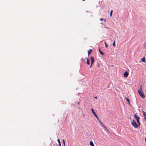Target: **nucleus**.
Wrapping results in <instances>:
<instances>
[{"label": "nucleus", "mask_w": 146, "mask_h": 146, "mask_svg": "<svg viewBox=\"0 0 146 146\" xmlns=\"http://www.w3.org/2000/svg\"><path fill=\"white\" fill-rule=\"evenodd\" d=\"M138 93L142 98H144L145 97V96L144 95L143 91L142 90V86H140V89L138 90Z\"/></svg>", "instance_id": "obj_1"}, {"label": "nucleus", "mask_w": 146, "mask_h": 146, "mask_svg": "<svg viewBox=\"0 0 146 146\" xmlns=\"http://www.w3.org/2000/svg\"><path fill=\"white\" fill-rule=\"evenodd\" d=\"M131 124L135 128H137L138 127V126L135 121L133 120L131 122Z\"/></svg>", "instance_id": "obj_2"}, {"label": "nucleus", "mask_w": 146, "mask_h": 146, "mask_svg": "<svg viewBox=\"0 0 146 146\" xmlns=\"http://www.w3.org/2000/svg\"><path fill=\"white\" fill-rule=\"evenodd\" d=\"M129 75V74L128 73L127 71L125 72L123 74V76L124 77L126 78Z\"/></svg>", "instance_id": "obj_3"}, {"label": "nucleus", "mask_w": 146, "mask_h": 146, "mask_svg": "<svg viewBox=\"0 0 146 146\" xmlns=\"http://www.w3.org/2000/svg\"><path fill=\"white\" fill-rule=\"evenodd\" d=\"M134 117L137 120H138V119H139L140 117L139 116H138L137 115V113H135L134 115Z\"/></svg>", "instance_id": "obj_4"}, {"label": "nucleus", "mask_w": 146, "mask_h": 146, "mask_svg": "<svg viewBox=\"0 0 146 146\" xmlns=\"http://www.w3.org/2000/svg\"><path fill=\"white\" fill-rule=\"evenodd\" d=\"M142 112L143 113V115L144 116V119L146 121V112L143 111Z\"/></svg>", "instance_id": "obj_5"}, {"label": "nucleus", "mask_w": 146, "mask_h": 146, "mask_svg": "<svg viewBox=\"0 0 146 146\" xmlns=\"http://www.w3.org/2000/svg\"><path fill=\"white\" fill-rule=\"evenodd\" d=\"M90 59H91V64H93L94 62V59L93 57H91L90 58Z\"/></svg>", "instance_id": "obj_6"}, {"label": "nucleus", "mask_w": 146, "mask_h": 146, "mask_svg": "<svg viewBox=\"0 0 146 146\" xmlns=\"http://www.w3.org/2000/svg\"><path fill=\"white\" fill-rule=\"evenodd\" d=\"M92 52V50L91 49H90L88 51V54L89 56L90 54Z\"/></svg>", "instance_id": "obj_7"}, {"label": "nucleus", "mask_w": 146, "mask_h": 146, "mask_svg": "<svg viewBox=\"0 0 146 146\" xmlns=\"http://www.w3.org/2000/svg\"><path fill=\"white\" fill-rule=\"evenodd\" d=\"M141 61L145 63L146 62L145 58V57H143Z\"/></svg>", "instance_id": "obj_8"}, {"label": "nucleus", "mask_w": 146, "mask_h": 146, "mask_svg": "<svg viewBox=\"0 0 146 146\" xmlns=\"http://www.w3.org/2000/svg\"><path fill=\"white\" fill-rule=\"evenodd\" d=\"M101 125L104 128L106 129L107 130H108V129L107 128V127H106L104 125V124L103 123H102V125Z\"/></svg>", "instance_id": "obj_9"}, {"label": "nucleus", "mask_w": 146, "mask_h": 146, "mask_svg": "<svg viewBox=\"0 0 146 146\" xmlns=\"http://www.w3.org/2000/svg\"><path fill=\"white\" fill-rule=\"evenodd\" d=\"M91 111L93 113L94 115L95 116L97 114H96V113H95V111H94V110H93V108H92L91 109Z\"/></svg>", "instance_id": "obj_10"}, {"label": "nucleus", "mask_w": 146, "mask_h": 146, "mask_svg": "<svg viewBox=\"0 0 146 146\" xmlns=\"http://www.w3.org/2000/svg\"><path fill=\"white\" fill-rule=\"evenodd\" d=\"M125 98L126 99L128 103V104H130V101H129V99L127 98V97H125Z\"/></svg>", "instance_id": "obj_11"}, {"label": "nucleus", "mask_w": 146, "mask_h": 146, "mask_svg": "<svg viewBox=\"0 0 146 146\" xmlns=\"http://www.w3.org/2000/svg\"><path fill=\"white\" fill-rule=\"evenodd\" d=\"M90 145L91 146H95L94 144V143L92 141H91L90 142Z\"/></svg>", "instance_id": "obj_12"}, {"label": "nucleus", "mask_w": 146, "mask_h": 146, "mask_svg": "<svg viewBox=\"0 0 146 146\" xmlns=\"http://www.w3.org/2000/svg\"><path fill=\"white\" fill-rule=\"evenodd\" d=\"M87 63L88 65L90 64L89 60L88 59H87Z\"/></svg>", "instance_id": "obj_13"}, {"label": "nucleus", "mask_w": 146, "mask_h": 146, "mask_svg": "<svg viewBox=\"0 0 146 146\" xmlns=\"http://www.w3.org/2000/svg\"><path fill=\"white\" fill-rule=\"evenodd\" d=\"M143 47L144 48H146V42L144 43Z\"/></svg>", "instance_id": "obj_14"}, {"label": "nucleus", "mask_w": 146, "mask_h": 146, "mask_svg": "<svg viewBox=\"0 0 146 146\" xmlns=\"http://www.w3.org/2000/svg\"><path fill=\"white\" fill-rule=\"evenodd\" d=\"M100 53L101 55H104V53L103 52H102V51H101L100 52Z\"/></svg>", "instance_id": "obj_15"}, {"label": "nucleus", "mask_w": 146, "mask_h": 146, "mask_svg": "<svg viewBox=\"0 0 146 146\" xmlns=\"http://www.w3.org/2000/svg\"><path fill=\"white\" fill-rule=\"evenodd\" d=\"M137 123L139 125V126L140 125V124L139 123V119H138V120L137 121Z\"/></svg>", "instance_id": "obj_16"}, {"label": "nucleus", "mask_w": 146, "mask_h": 146, "mask_svg": "<svg viewBox=\"0 0 146 146\" xmlns=\"http://www.w3.org/2000/svg\"><path fill=\"white\" fill-rule=\"evenodd\" d=\"M57 141H58V143L59 144H61L59 139H57Z\"/></svg>", "instance_id": "obj_17"}, {"label": "nucleus", "mask_w": 146, "mask_h": 146, "mask_svg": "<svg viewBox=\"0 0 146 146\" xmlns=\"http://www.w3.org/2000/svg\"><path fill=\"white\" fill-rule=\"evenodd\" d=\"M113 45L114 46H115V41H114V42L113 43Z\"/></svg>", "instance_id": "obj_18"}, {"label": "nucleus", "mask_w": 146, "mask_h": 146, "mask_svg": "<svg viewBox=\"0 0 146 146\" xmlns=\"http://www.w3.org/2000/svg\"><path fill=\"white\" fill-rule=\"evenodd\" d=\"M112 11H111V12H110V16L111 17L112 15Z\"/></svg>", "instance_id": "obj_19"}, {"label": "nucleus", "mask_w": 146, "mask_h": 146, "mask_svg": "<svg viewBox=\"0 0 146 146\" xmlns=\"http://www.w3.org/2000/svg\"><path fill=\"white\" fill-rule=\"evenodd\" d=\"M98 120V121H99V122L100 123L101 125H102L103 123L99 119V120Z\"/></svg>", "instance_id": "obj_20"}, {"label": "nucleus", "mask_w": 146, "mask_h": 146, "mask_svg": "<svg viewBox=\"0 0 146 146\" xmlns=\"http://www.w3.org/2000/svg\"><path fill=\"white\" fill-rule=\"evenodd\" d=\"M95 116L96 117V118L98 120H99V118H98V116H97V115H96Z\"/></svg>", "instance_id": "obj_21"}, {"label": "nucleus", "mask_w": 146, "mask_h": 146, "mask_svg": "<svg viewBox=\"0 0 146 146\" xmlns=\"http://www.w3.org/2000/svg\"><path fill=\"white\" fill-rule=\"evenodd\" d=\"M105 46L106 47H108V46L106 44V42H105Z\"/></svg>", "instance_id": "obj_22"}, {"label": "nucleus", "mask_w": 146, "mask_h": 146, "mask_svg": "<svg viewBox=\"0 0 146 146\" xmlns=\"http://www.w3.org/2000/svg\"><path fill=\"white\" fill-rule=\"evenodd\" d=\"M100 20L101 21H102V20H104V19H102V18H100Z\"/></svg>", "instance_id": "obj_23"}, {"label": "nucleus", "mask_w": 146, "mask_h": 146, "mask_svg": "<svg viewBox=\"0 0 146 146\" xmlns=\"http://www.w3.org/2000/svg\"><path fill=\"white\" fill-rule=\"evenodd\" d=\"M99 52H100L101 51L100 48H99Z\"/></svg>", "instance_id": "obj_24"}, {"label": "nucleus", "mask_w": 146, "mask_h": 146, "mask_svg": "<svg viewBox=\"0 0 146 146\" xmlns=\"http://www.w3.org/2000/svg\"><path fill=\"white\" fill-rule=\"evenodd\" d=\"M62 141H63V143H65L64 139H63Z\"/></svg>", "instance_id": "obj_25"}, {"label": "nucleus", "mask_w": 146, "mask_h": 146, "mask_svg": "<svg viewBox=\"0 0 146 146\" xmlns=\"http://www.w3.org/2000/svg\"><path fill=\"white\" fill-rule=\"evenodd\" d=\"M103 20L104 21V22H106V20L105 19H104Z\"/></svg>", "instance_id": "obj_26"}, {"label": "nucleus", "mask_w": 146, "mask_h": 146, "mask_svg": "<svg viewBox=\"0 0 146 146\" xmlns=\"http://www.w3.org/2000/svg\"><path fill=\"white\" fill-rule=\"evenodd\" d=\"M63 143V144H64V146H65V143Z\"/></svg>", "instance_id": "obj_27"}, {"label": "nucleus", "mask_w": 146, "mask_h": 146, "mask_svg": "<svg viewBox=\"0 0 146 146\" xmlns=\"http://www.w3.org/2000/svg\"><path fill=\"white\" fill-rule=\"evenodd\" d=\"M99 66H100V64H98V67H99Z\"/></svg>", "instance_id": "obj_28"}, {"label": "nucleus", "mask_w": 146, "mask_h": 146, "mask_svg": "<svg viewBox=\"0 0 146 146\" xmlns=\"http://www.w3.org/2000/svg\"><path fill=\"white\" fill-rule=\"evenodd\" d=\"M92 64H91V65L90 66V67H92Z\"/></svg>", "instance_id": "obj_29"}, {"label": "nucleus", "mask_w": 146, "mask_h": 146, "mask_svg": "<svg viewBox=\"0 0 146 146\" xmlns=\"http://www.w3.org/2000/svg\"><path fill=\"white\" fill-rule=\"evenodd\" d=\"M78 105H79V104H80V102H78Z\"/></svg>", "instance_id": "obj_30"}, {"label": "nucleus", "mask_w": 146, "mask_h": 146, "mask_svg": "<svg viewBox=\"0 0 146 146\" xmlns=\"http://www.w3.org/2000/svg\"><path fill=\"white\" fill-rule=\"evenodd\" d=\"M145 141H146V138H145Z\"/></svg>", "instance_id": "obj_31"}, {"label": "nucleus", "mask_w": 146, "mask_h": 146, "mask_svg": "<svg viewBox=\"0 0 146 146\" xmlns=\"http://www.w3.org/2000/svg\"><path fill=\"white\" fill-rule=\"evenodd\" d=\"M61 146V144H59V146Z\"/></svg>", "instance_id": "obj_32"}, {"label": "nucleus", "mask_w": 146, "mask_h": 146, "mask_svg": "<svg viewBox=\"0 0 146 146\" xmlns=\"http://www.w3.org/2000/svg\"><path fill=\"white\" fill-rule=\"evenodd\" d=\"M97 98V97H96H96H95V98Z\"/></svg>", "instance_id": "obj_33"}]
</instances>
